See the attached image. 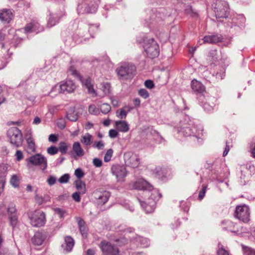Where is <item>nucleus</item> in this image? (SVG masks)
Segmentation results:
<instances>
[{"label":"nucleus","mask_w":255,"mask_h":255,"mask_svg":"<svg viewBox=\"0 0 255 255\" xmlns=\"http://www.w3.org/2000/svg\"><path fill=\"white\" fill-rule=\"evenodd\" d=\"M70 176L68 174H65L62 175L58 180L60 183H66L69 180Z\"/></svg>","instance_id":"obj_49"},{"label":"nucleus","mask_w":255,"mask_h":255,"mask_svg":"<svg viewBox=\"0 0 255 255\" xmlns=\"http://www.w3.org/2000/svg\"><path fill=\"white\" fill-rule=\"evenodd\" d=\"M99 247L101 249L103 255H119V249L113 244L103 240L101 242L99 245Z\"/></svg>","instance_id":"obj_10"},{"label":"nucleus","mask_w":255,"mask_h":255,"mask_svg":"<svg viewBox=\"0 0 255 255\" xmlns=\"http://www.w3.org/2000/svg\"><path fill=\"white\" fill-rule=\"evenodd\" d=\"M201 103H202V106L204 109L205 110V111L210 112L213 110V107L212 105H210L206 102L204 103L203 102H201Z\"/></svg>","instance_id":"obj_53"},{"label":"nucleus","mask_w":255,"mask_h":255,"mask_svg":"<svg viewBox=\"0 0 255 255\" xmlns=\"http://www.w3.org/2000/svg\"><path fill=\"white\" fill-rule=\"evenodd\" d=\"M81 193L80 192H76L72 194V197L73 199L76 202H79L80 201V194Z\"/></svg>","instance_id":"obj_58"},{"label":"nucleus","mask_w":255,"mask_h":255,"mask_svg":"<svg viewBox=\"0 0 255 255\" xmlns=\"http://www.w3.org/2000/svg\"><path fill=\"white\" fill-rule=\"evenodd\" d=\"M136 240L137 242L139 243L140 246L142 248H146L149 245V241L147 238L137 236L136 237Z\"/></svg>","instance_id":"obj_33"},{"label":"nucleus","mask_w":255,"mask_h":255,"mask_svg":"<svg viewBox=\"0 0 255 255\" xmlns=\"http://www.w3.org/2000/svg\"><path fill=\"white\" fill-rule=\"evenodd\" d=\"M33 31L36 33H38L43 31V27L41 26L39 23L36 20H32V21Z\"/></svg>","instance_id":"obj_35"},{"label":"nucleus","mask_w":255,"mask_h":255,"mask_svg":"<svg viewBox=\"0 0 255 255\" xmlns=\"http://www.w3.org/2000/svg\"><path fill=\"white\" fill-rule=\"evenodd\" d=\"M222 224L224 226L223 227L224 230H228L234 233H238L240 231L239 228L236 227V224L230 221H223L222 222Z\"/></svg>","instance_id":"obj_24"},{"label":"nucleus","mask_w":255,"mask_h":255,"mask_svg":"<svg viewBox=\"0 0 255 255\" xmlns=\"http://www.w3.org/2000/svg\"><path fill=\"white\" fill-rule=\"evenodd\" d=\"M124 159L127 165L132 168L136 167L139 164V158L138 155L130 152L124 154Z\"/></svg>","instance_id":"obj_16"},{"label":"nucleus","mask_w":255,"mask_h":255,"mask_svg":"<svg viewBox=\"0 0 255 255\" xmlns=\"http://www.w3.org/2000/svg\"><path fill=\"white\" fill-rule=\"evenodd\" d=\"M113 153V150L112 149H109L107 151V152L104 156V158L105 162H107L111 160Z\"/></svg>","instance_id":"obj_43"},{"label":"nucleus","mask_w":255,"mask_h":255,"mask_svg":"<svg viewBox=\"0 0 255 255\" xmlns=\"http://www.w3.org/2000/svg\"><path fill=\"white\" fill-rule=\"evenodd\" d=\"M250 209L246 205L238 206L236 207L235 216L239 220L247 223L250 220Z\"/></svg>","instance_id":"obj_12"},{"label":"nucleus","mask_w":255,"mask_h":255,"mask_svg":"<svg viewBox=\"0 0 255 255\" xmlns=\"http://www.w3.org/2000/svg\"><path fill=\"white\" fill-rule=\"evenodd\" d=\"M16 160L19 161L23 158V154L21 151L17 150L15 154Z\"/></svg>","instance_id":"obj_56"},{"label":"nucleus","mask_w":255,"mask_h":255,"mask_svg":"<svg viewBox=\"0 0 255 255\" xmlns=\"http://www.w3.org/2000/svg\"><path fill=\"white\" fill-rule=\"evenodd\" d=\"M143 48L147 56L154 58L159 54L158 44L153 38L145 39L143 41Z\"/></svg>","instance_id":"obj_3"},{"label":"nucleus","mask_w":255,"mask_h":255,"mask_svg":"<svg viewBox=\"0 0 255 255\" xmlns=\"http://www.w3.org/2000/svg\"><path fill=\"white\" fill-rule=\"evenodd\" d=\"M112 172L119 182H124L127 176L126 167L122 165H115L112 167Z\"/></svg>","instance_id":"obj_13"},{"label":"nucleus","mask_w":255,"mask_h":255,"mask_svg":"<svg viewBox=\"0 0 255 255\" xmlns=\"http://www.w3.org/2000/svg\"><path fill=\"white\" fill-rule=\"evenodd\" d=\"M145 86L148 89H152L154 87V83L152 81L150 80H146L144 82Z\"/></svg>","instance_id":"obj_59"},{"label":"nucleus","mask_w":255,"mask_h":255,"mask_svg":"<svg viewBox=\"0 0 255 255\" xmlns=\"http://www.w3.org/2000/svg\"><path fill=\"white\" fill-rule=\"evenodd\" d=\"M75 175L78 179H81L84 175V173L81 168H77L75 170Z\"/></svg>","instance_id":"obj_52"},{"label":"nucleus","mask_w":255,"mask_h":255,"mask_svg":"<svg viewBox=\"0 0 255 255\" xmlns=\"http://www.w3.org/2000/svg\"><path fill=\"white\" fill-rule=\"evenodd\" d=\"M7 135L11 144L15 147L21 145L23 141L22 134L17 128H10L7 131Z\"/></svg>","instance_id":"obj_8"},{"label":"nucleus","mask_w":255,"mask_h":255,"mask_svg":"<svg viewBox=\"0 0 255 255\" xmlns=\"http://www.w3.org/2000/svg\"><path fill=\"white\" fill-rule=\"evenodd\" d=\"M84 85L87 88L89 94H93L94 97H96L97 96L96 92L94 89L93 85L91 83V80L90 78H88L85 81Z\"/></svg>","instance_id":"obj_30"},{"label":"nucleus","mask_w":255,"mask_h":255,"mask_svg":"<svg viewBox=\"0 0 255 255\" xmlns=\"http://www.w3.org/2000/svg\"><path fill=\"white\" fill-rule=\"evenodd\" d=\"M24 30L26 33L33 32L32 22L27 23L24 27Z\"/></svg>","instance_id":"obj_54"},{"label":"nucleus","mask_w":255,"mask_h":255,"mask_svg":"<svg viewBox=\"0 0 255 255\" xmlns=\"http://www.w3.org/2000/svg\"><path fill=\"white\" fill-rule=\"evenodd\" d=\"M185 12L192 17L198 16V13L194 11L192 7L190 5H187L185 9Z\"/></svg>","instance_id":"obj_38"},{"label":"nucleus","mask_w":255,"mask_h":255,"mask_svg":"<svg viewBox=\"0 0 255 255\" xmlns=\"http://www.w3.org/2000/svg\"><path fill=\"white\" fill-rule=\"evenodd\" d=\"M60 20V17L58 14L54 13L50 14L47 25L51 27L55 25Z\"/></svg>","instance_id":"obj_32"},{"label":"nucleus","mask_w":255,"mask_h":255,"mask_svg":"<svg viewBox=\"0 0 255 255\" xmlns=\"http://www.w3.org/2000/svg\"><path fill=\"white\" fill-rule=\"evenodd\" d=\"M116 71L120 79L127 80L135 75L136 67L131 63H124L119 66Z\"/></svg>","instance_id":"obj_1"},{"label":"nucleus","mask_w":255,"mask_h":255,"mask_svg":"<svg viewBox=\"0 0 255 255\" xmlns=\"http://www.w3.org/2000/svg\"><path fill=\"white\" fill-rule=\"evenodd\" d=\"M69 153L72 158L77 159L84 155L85 151L79 141H75L72 144V149L69 151Z\"/></svg>","instance_id":"obj_14"},{"label":"nucleus","mask_w":255,"mask_h":255,"mask_svg":"<svg viewBox=\"0 0 255 255\" xmlns=\"http://www.w3.org/2000/svg\"><path fill=\"white\" fill-rule=\"evenodd\" d=\"M213 7L217 18L228 17L229 8L227 1L223 0H217L213 4Z\"/></svg>","instance_id":"obj_5"},{"label":"nucleus","mask_w":255,"mask_h":255,"mask_svg":"<svg viewBox=\"0 0 255 255\" xmlns=\"http://www.w3.org/2000/svg\"><path fill=\"white\" fill-rule=\"evenodd\" d=\"M68 148V144L65 142H60L58 150L62 154H66L67 152Z\"/></svg>","instance_id":"obj_36"},{"label":"nucleus","mask_w":255,"mask_h":255,"mask_svg":"<svg viewBox=\"0 0 255 255\" xmlns=\"http://www.w3.org/2000/svg\"><path fill=\"white\" fill-rule=\"evenodd\" d=\"M99 0H85L84 3L79 4L77 7L78 13H95L98 7Z\"/></svg>","instance_id":"obj_9"},{"label":"nucleus","mask_w":255,"mask_h":255,"mask_svg":"<svg viewBox=\"0 0 255 255\" xmlns=\"http://www.w3.org/2000/svg\"><path fill=\"white\" fill-rule=\"evenodd\" d=\"M68 72L69 74L73 75L76 77H80V75L78 72L76 70L75 67L74 66H71L70 67Z\"/></svg>","instance_id":"obj_46"},{"label":"nucleus","mask_w":255,"mask_h":255,"mask_svg":"<svg viewBox=\"0 0 255 255\" xmlns=\"http://www.w3.org/2000/svg\"><path fill=\"white\" fill-rule=\"evenodd\" d=\"M4 207L6 211V214L8 216L10 226L14 228L18 224V214L15 205L10 202L7 205H2L1 206V209Z\"/></svg>","instance_id":"obj_6"},{"label":"nucleus","mask_w":255,"mask_h":255,"mask_svg":"<svg viewBox=\"0 0 255 255\" xmlns=\"http://www.w3.org/2000/svg\"><path fill=\"white\" fill-rule=\"evenodd\" d=\"M76 220L78 223L80 233L83 237H86L88 229L84 221L81 217H76Z\"/></svg>","instance_id":"obj_23"},{"label":"nucleus","mask_w":255,"mask_h":255,"mask_svg":"<svg viewBox=\"0 0 255 255\" xmlns=\"http://www.w3.org/2000/svg\"><path fill=\"white\" fill-rule=\"evenodd\" d=\"M46 238V235L44 232H37L31 238V242L35 246L41 245Z\"/></svg>","instance_id":"obj_20"},{"label":"nucleus","mask_w":255,"mask_h":255,"mask_svg":"<svg viewBox=\"0 0 255 255\" xmlns=\"http://www.w3.org/2000/svg\"><path fill=\"white\" fill-rule=\"evenodd\" d=\"M76 88L75 83L71 80L63 82L60 85V92L63 94L73 92Z\"/></svg>","instance_id":"obj_17"},{"label":"nucleus","mask_w":255,"mask_h":255,"mask_svg":"<svg viewBox=\"0 0 255 255\" xmlns=\"http://www.w3.org/2000/svg\"><path fill=\"white\" fill-rule=\"evenodd\" d=\"M74 245V239L70 236H67L65 238L64 243L62 244V247L67 252L71 251Z\"/></svg>","instance_id":"obj_25"},{"label":"nucleus","mask_w":255,"mask_h":255,"mask_svg":"<svg viewBox=\"0 0 255 255\" xmlns=\"http://www.w3.org/2000/svg\"><path fill=\"white\" fill-rule=\"evenodd\" d=\"M56 181V178L53 176H50L47 179V182L49 185L52 186L54 185Z\"/></svg>","instance_id":"obj_60"},{"label":"nucleus","mask_w":255,"mask_h":255,"mask_svg":"<svg viewBox=\"0 0 255 255\" xmlns=\"http://www.w3.org/2000/svg\"><path fill=\"white\" fill-rule=\"evenodd\" d=\"M13 18V13L11 9L3 8L0 9V21L4 23H8Z\"/></svg>","instance_id":"obj_19"},{"label":"nucleus","mask_w":255,"mask_h":255,"mask_svg":"<svg viewBox=\"0 0 255 255\" xmlns=\"http://www.w3.org/2000/svg\"><path fill=\"white\" fill-rule=\"evenodd\" d=\"M76 188L81 194H85L86 191V185L81 179H77L75 181Z\"/></svg>","instance_id":"obj_31"},{"label":"nucleus","mask_w":255,"mask_h":255,"mask_svg":"<svg viewBox=\"0 0 255 255\" xmlns=\"http://www.w3.org/2000/svg\"><path fill=\"white\" fill-rule=\"evenodd\" d=\"M93 163L94 165L96 167H100L102 165V161L98 158H95L93 160Z\"/></svg>","instance_id":"obj_55"},{"label":"nucleus","mask_w":255,"mask_h":255,"mask_svg":"<svg viewBox=\"0 0 255 255\" xmlns=\"http://www.w3.org/2000/svg\"><path fill=\"white\" fill-rule=\"evenodd\" d=\"M10 184L14 187H18L19 186V180L18 177L16 175H13L10 180Z\"/></svg>","instance_id":"obj_39"},{"label":"nucleus","mask_w":255,"mask_h":255,"mask_svg":"<svg viewBox=\"0 0 255 255\" xmlns=\"http://www.w3.org/2000/svg\"><path fill=\"white\" fill-rule=\"evenodd\" d=\"M58 149L54 146L48 147L47 149V153L50 155H54L58 152Z\"/></svg>","instance_id":"obj_50"},{"label":"nucleus","mask_w":255,"mask_h":255,"mask_svg":"<svg viewBox=\"0 0 255 255\" xmlns=\"http://www.w3.org/2000/svg\"><path fill=\"white\" fill-rule=\"evenodd\" d=\"M241 247L244 255H255V249L244 245Z\"/></svg>","instance_id":"obj_34"},{"label":"nucleus","mask_w":255,"mask_h":255,"mask_svg":"<svg viewBox=\"0 0 255 255\" xmlns=\"http://www.w3.org/2000/svg\"><path fill=\"white\" fill-rule=\"evenodd\" d=\"M191 87L192 90L200 94H203L205 92L204 86L199 81L193 80L191 82Z\"/></svg>","instance_id":"obj_26"},{"label":"nucleus","mask_w":255,"mask_h":255,"mask_svg":"<svg viewBox=\"0 0 255 255\" xmlns=\"http://www.w3.org/2000/svg\"><path fill=\"white\" fill-rule=\"evenodd\" d=\"M161 197V194L157 190H154L151 193L150 197L146 201L139 200L141 206L146 213H151L154 211L156 206V202Z\"/></svg>","instance_id":"obj_4"},{"label":"nucleus","mask_w":255,"mask_h":255,"mask_svg":"<svg viewBox=\"0 0 255 255\" xmlns=\"http://www.w3.org/2000/svg\"><path fill=\"white\" fill-rule=\"evenodd\" d=\"M206 188L207 187L206 186H204L202 189L200 191L199 194V198L200 200H202L205 196Z\"/></svg>","instance_id":"obj_62"},{"label":"nucleus","mask_w":255,"mask_h":255,"mask_svg":"<svg viewBox=\"0 0 255 255\" xmlns=\"http://www.w3.org/2000/svg\"><path fill=\"white\" fill-rule=\"evenodd\" d=\"M27 147L26 151L28 153H31L35 151V144L33 138L31 136L26 139Z\"/></svg>","instance_id":"obj_29"},{"label":"nucleus","mask_w":255,"mask_h":255,"mask_svg":"<svg viewBox=\"0 0 255 255\" xmlns=\"http://www.w3.org/2000/svg\"><path fill=\"white\" fill-rule=\"evenodd\" d=\"M26 161H27L28 165H29V164L34 166L38 165L43 171L46 169L47 166L46 158L40 154H37L30 156L26 159Z\"/></svg>","instance_id":"obj_11"},{"label":"nucleus","mask_w":255,"mask_h":255,"mask_svg":"<svg viewBox=\"0 0 255 255\" xmlns=\"http://www.w3.org/2000/svg\"><path fill=\"white\" fill-rule=\"evenodd\" d=\"M168 170L166 168L160 166L156 167L154 170V173L155 176L160 179H163L167 174Z\"/></svg>","instance_id":"obj_28"},{"label":"nucleus","mask_w":255,"mask_h":255,"mask_svg":"<svg viewBox=\"0 0 255 255\" xmlns=\"http://www.w3.org/2000/svg\"><path fill=\"white\" fill-rule=\"evenodd\" d=\"M89 112L93 115H98L99 113V109L94 105H90L89 107Z\"/></svg>","instance_id":"obj_48"},{"label":"nucleus","mask_w":255,"mask_h":255,"mask_svg":"<svg viewBox=\"0 0 255 255\" xmlns=\"http://www.w3.org/2000/svg\"><path fill=\"white\" fill-rule=\"evenodd\" d=\"M58 106H50L48 107V111L51 114H53L58 110Z\"/></svg>","instance_id":"obj_63"},{"label":"nucleus","mask_w":255,"mask_h":255,"mask_svg":"<svg viewBox=\"0 0 255 255\" xmlns=\"http://www.w3.org/2000/svg\"><path fill=\"white\" fill-rule=\"evenodd\" d=\"M218 255H229L228 252L223 248V245L221 244H218V250L217 251Z\"/></svg>","instance_id":"obj_44"},{"label":"nucleus","mask_w":255,"mask_h":255,"mask_svg":"<svg viewBox=\"0 0 255 255\" xmlns=\"http://www.w3.org/2000/svg\"><path fill=\"white\" fill-rule=\"evenodd\" d=\"M118 135V131L115 129H110L109 132V135L111 138H115Z\"/></svg>","instance_id":"obj_61"},{"label":"nucleus","mask_w":255,"mask_h":255,"mask_svg":"<svg viewBox=\"0 0 255 255\" xmlns=\"http://www.w3.org/2000/svg\"><path fill=\"white\" fill-rule=\"evenodd\" d=\"M100 109L103 114H107L111 111V108L109 104L104 103L101 105Z\"/></svg>","instance_id":"obj_40"},{"label":"nucleus","mask_w":255,"mask_h":255,"mask_svg":"<svg viewBox=\"0 0 255 255\" xmlns=\"http://www.w3.org/2000/svg\"><path fill=\"white\" fill-rule=\"evenodd\" d=\"M30 224L35 227L43 226L46 222L45 214L40 210H35L28 214Z\"/></svg>","instance_id":"obj_7"},{"label":"nucleus","mask_w":255,"mask_h":255,"mask_svg":"<svg viewBox=\"0 0 255 255\" xmlns=\"http://www.w3.org/2000/svg\"><path fill=\"white\" fill-rule=\"evenodd\" d=\"M178 132L185 136H193L196 138H199L202 135L203 128L201 125L195 126L192 124L185 123L183 127H180L177 129Z\"/></svg>","instance_id":"obj_2"},{"label":"nucleus","mask_w":255,"mask_h":255,"mask_svg":"<svg viewBox=\"0 0 255 255\" xmlns=\"http://www.w3.org/2000/svg\"><path fill=\"white\" fill-rule=\"evenodd\" d=\"M134 187L138 190H147L145 192V194L149 195V191L152 190V186L148 182L143 179H139L134 184Z\"/></svg>","instance_id":"obj_18"},{"label":"nucleus","mask_w":255,"mask_h":255,"mask_svg":"<svg viewBox=\"0 0 255 255\" xmlns=\"http://www.w3.org/2000/svg\"><path fill=\"white\" fill-rule=\"evenodd\" d=\"M54 211L56 214H57L59 216V217L61 218H63L64 215L65 213V212L63 210L59 208H56L54 209Z\"/></svg>","instance_id":"obj_57"},{"label":"nucleus","mask_w":255,"mask_h":255,"mask_svg":"<svg viewBox=\"0 0 255 255\" xmlns=\"http://www.w3.org/2000/svg\"><path fill=\"white\" fill-rule=\"evenodd\" d=\"M116 115L118 118L124 119L126 118L127 112L124 109H121L120 112L119 111L116 112Z\"/></svg>","instance_id":"obj_42"},{"label":"nucleus","mask_w":255,"mask_h":255,"mask_svg":"<svg viewBox=\"0 0 255 255\" xmlns=\"http://www.w3.org/2000/svg\"><path fill=\"white\" fill-rule=\"evenodd\" d=\"M67 119L72 122H76L78 118L77 114L74 112H69L67 114Z\"/></svg>","instance_id":"obj_41"},{"label":"nucleus","mask_w":255,"mask_h":255,"mask_svg":"<svg viewBox=\"0 0 255 255\" xmlns=\"http://www.w3.org/2000/svg\"><path fill=\"white\" fill-rule=\"evenodd\" d=\"M80 141L85 147H88L93 143V137L89 133H85L81 136Z\"/></svg>","instance_id":"obj_27"},{"label":"nucleus","mask_w":255,"mask_h":255,"mask_svg":"<svg viewBox=\"0 0 255 255\" xmlns=\"http://www.w3.org/2000/svg\"><path fill=\"white\" fill-rule=\"evenodd\" d=\"M209 56L215 61L218 60V53L217 50L216 49L211 50L209 52Z\"/></svg>","instance_id":"obj_47"},{"label":"nucleus","mask_w":255,"mask_h":255,"mask_svg":"<svg viewBox=\"0 0 255 255\" xmlns=\"http://www.w3.org/2000/svg\"><path fill=\"white\" fill-rule=\"evenodd\" d=\"M138 94L144 99H146L149 97L148 91L144 89H141L138 91Z\"/></svg>","instance_id":"obj_51"},{"label":"nucleus","mask_w":255,"mask_h":255,"mask_svg":"<svg viewBox=\"0 0 255 255\" xmlns=\"http://www.w3.org/2000/svg\"><path fill=\"white\" fill-rule=\"evenodd\" d=\"M92 146L94 148H97L99 150L102 149L104 147V143L102 140L95 141Z\"/></svg>","instance_id":"obj_45"},{"label":"nucleus","mask_w":255,"mask_h":255,"mask_svg":"<svg viewBox=\"0 0 255 255\" xmlns=\"http://www.w3.org/2000/svg\"><path fill=\"white\" fill-rule=\"evenodd\" d=\"M48 140L50 142H55L56 141H57V137L55 134H51L49 136Z\"/></svg>","instance_id":"obj_64"},{"label":"nucleus","mask_w":255,"mask_h":255,"mask_svg":"<svg viewBox=\"0 0 255 255\" xmlns=\"http://www.w3.org/2000/svg\"><path fill=\"white\" fill-rule=\"evenodd\" d=\"M94 195L97 203L100 205L106 204L111 196L110 193L106 190H96L94 193Z\"/></svg>","instance_id":"obj_15"},{"label":"nucleus","mask_w":255,"mask_h":255,"mask_svg":"<svg viewBox=\"0 0 255 255\" xmlns=\"http://www.w3.org/2000/svg\"><path fill=\"white\" fill-rule=\"evenodd\" d=\"M101 89L104 93V96L107 95L111 92V85L108 82L103 83Z\"/></svg>","instance_id":"obj_37"},{"label":"nucleus","mask_w":255,"mask_h":255,"mask_svg":"<svg viewBox=\"0 0 255 255\" xmlns=\"http://www.w3.org/2000/svg\"><path fill=\"white\" fill-rule=\"evenodd\" d=\"M115 127L117 130L122 132H127L129 130V125L126 121H117Z\"/></svg>","instance_id":"obj_22"},{"label":"nucleus","mask_w":255,"mask_h":255,"mask_svg":"<svg viewBox=\"0 0 255 255\" xmlns=\"http://www.w3.org/2000/svg\"><path fill=\"white\" fill-rule=\"evenodd\" d=\"M223 38L221 35H211L205 36L203 40L204 43L216 44L218 42H222Z\"/></svg>","instance_id":"obj_21"}]
</instances>
